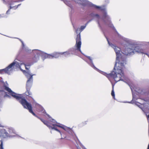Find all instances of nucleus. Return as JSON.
Masks as SVG:
<instances>
[{"label":"nucleus","instance_id":"f257e3e1","mask_svg":"<svg viewBox=\"0 0 149 149\" xmlns=\"http://www.w3.org/2000/svg\"><path fill=\"white\" fill-rule=\"evenodd\" d=\"M4 87L5 90L8 92L10 95L18 100L24 108L28 109L30 113L34 116H36V114L32 111L31 104L27 102L25 99L22 98L21 94L16 93L6 86H4Z\"/></svg>","mask_w":149,"mask_h":149},{"label":"nucleus","instance_id":"f03ea898","mask_svg":"<svg viewBox=\"0 0 149 149\" xmlns=\"http://www.w3.org/2000/svg\"><path fill=\"white\" fill-rule=\"evenodd\" d=\"M113 49L116 55V66L118 72H121L122 69H125L124 64H126L125 59L121 56L120 54V49L118 47L113 45Z\"/></svg>","mask_w":149,"mask_h":149},{"label":"nucleus","instance_id":"7ed1b4c3","mask_svg":"<svg viewBox=\"0 0 149 149\" xmlns=\"http://www.w3.org/2000/svg\"><path fill=\"white\" fill-rule=\"evenodd\" d=\"M124 69H122L121 72H118L117 68L116 66V64L115 65L114 69L116 71V72L114 71H112L109 74H107L105 72L103 71H100V73L106 76L109 79H110L112 78L116 82L121 80V77L124 76L123 70Z\"/></svg>","mask_w":149,"mask_h":149},{"label":"nucleus","instance_id":"20e7f679","mask_svg":"<svg viewBox=\"0 0 149 149\" xmlns=\"http://www.w3.org/2000/svg\"><path fill=\"white\" fill-rule=\"evenodd\" d=\"M132 47H127L123 49L122 50V53L126 55H131L134 54L136 52L143 54L147 55L149 57L148 55L143 49L140 48L139 46H136L134 49L131 48Z\"/></svg>","mask_w":149,"mask_h":149},{"label":"nucleus","instance_id":"39448f33","mask_svg":"<svg viewBox=\"0 0 149 149\" xmlns=\"http://www.w3.org/2000/svg\"><path fill=\"white\" fill-rule=\"evenodd\" d=\"M44 124L46 125L49 128H51L52 129H54L56 131L58 132L61 135V132L57 128H56V126L58 127H61L65 131H68L71 130V129L69 127H68L65 126L62 124H52L50 123L51 122H43Z\"/></svg>","mask_w":149,"mask_h":149},{"label":"nucleus","instance_id":"423d86ee","mask_svg":"<svg viewBox=\"0 0 149 149\" xmlns=\"http://www.w3.org/2000/svg\"><path fill=\"white\" fill-rule=\"evenodd\" d=\"M33 75H30L29 77L28 76H27V77L28 79L26 82V91L25 94L26 96L31 97H32V94L30 91V90L33 81Z\"/></svg>","mask_w":149,"mask_h":149},{"label":"nucleus","instance_id":"0eeeda50","mask_svg":"<svg viewBox=\"0 0 149 149\" xmlns=\"http://www.w3.org/2000/svg\"><path fill=\"white\" fill-rule=\"evenodd\" d=\"M15 64L16 62H13L5 68L0 70V73L1 74H4V73L9 74L10 71H11L13 69V67Z\"/></svg>","mask_w":149,"mask_h":149},{"label":"nucleus","instance_id":"6e6552de","mask_svg":"<svg viewBox=\"0 0 149 149\" xmlns=\"http://www.w3.org/2000/svg\"><path fill=\"white\" fill-rule=\"evenodd\" d=\"M81 36L80 33L77 35L76 39V43L75 45L76 46L77 50L79 51L80 52H81L80 48L81 44Z\"/></svg>","mask_w":149,"mask_h":149},{"label":"nucleus","instance_id":"1a4fd4ad","mask_svg":"<svg viewBox=\"0 0 149 149\" xmlns=\"http://www.w3.org/2000/svg\"><path fill=\"white\" fill-rule=\"evenodd\" d=\"M65 54V55H68L70 54V53L68 52H61V53H60L56 52V53H54L52 54V56L53 57V58H58V57H59V56L60 55L63 54Z\"/></svg>","mask_w":149,"mask_h":149},{"label":"nucleus","instance_id":"9d476101","mask_svg":"<svg viewBox=\"0 0 149 149\" xmlns=\"http://www.w3.org/2000/svg\"><path fill=\"white\" fill-rule=\"evenodd\" d=\"M8 136L9 134L5 129H2L0 130V136Z\"/></svg>","mask_w":149,"mask_h":149},{"label":"nucleus","instance_id":"9b49d317","mask_svg":"<svg viewBox=\"0 0 149 149\" xmlns=\"http://www.w3.org/2000/svg\"><path fill=\"white\" fill-rule=\"evenodd\" d=\"M33 63H22L20 64V65H24L25 66V69L27 70H28L29 68L27 67V66H30L31 65H33Z\"/></svg>","mask_w":149,"mask_h":149},{"label":"nucleus","instance_id":"f8f14e48","mask_svg":"<svg viewBox=\"0 0 149 149\" xmlns=\"http://www.w3.org/2000/svg\"><path fill=\"white\" fill-rule=\"evenodd\" d=\"M45 58H53V57L52 56V54H45Z\"/></svg>","mask_w":149,"mask_h":149},{"label":"nucleus","instance_id":"ddd939ff","mask_svg":"<svg viewBox=\"0 0 149 149\" xmlns=\"http://www.w3.org/2000/svg\"><path fill=\"white\" fill-rule=\"evenodd\" d=\"M8 130V131L10 133H15V131L12 128H9Z\"/></svg>","mask_w":149,"mask_h":149},{"label":"nucleus","instance_id":"4468645a","mask_svg":"<svg viewBox=\"0 0 149 149\" xmlns=\"http://www.w3.org/2000/svg\"><path fill=\"white\" fill-rule=\"evenodd\" d=\"M111 95L114 98L115 97V94L113 89V86H112V89L111 91Z\"/></svg>","mask_w":149,"mask_h":149},{"label":"nucleus","instance_id":"2eb2a0df","mask_svg":"<svg viewBox=\"0 0 149 149\" xmlns=\"http://www.w3.org/2000/svg\"><path fill=\"white\" fill-rule=\"evenodd\" d=\"M47 116H48V117H49V120H50V121H52L53 120H54V119H52L51 117L50 116H49V115H47Z\"/></svg>","mask_w":149,"mask_h":149},{"label":"nucleus","instance_id":"dca6fc26","mask_svg":"<svg viewBox=\"0 0 149 149\" xmlns=\"http://www.w3.org/2000/svg\"><path fill=\"white\" fill-rule=\"evenodd\" d=\"M85 26H82L81 27V29H80L81 30V31H82V30H83L84 29H85Z\"/></svg>","mask_w":149,"mask_h":149},{"label":"nucleus","instance_id":"f3484780","mask_svg":"<svg viewBox=\"0 0 149 149\" xmlns=\"http://www.w3.org/2000/svg\"><path fill=\"white\" fill-rule=\"evenodd\" d=\"M87 58L90 60L91 62H92V60L90 56H88Z\"/></svg>","mask_w":149,"mask_h":149},{"label":"nucleus","instance_id":"a211bd4d","mask_svg":"<svg viewBox=\"0 0 149 149\" xmlns=\"http://www.w3.org/2000/svg\"><path fill=\"white\" fill-rule=\"evenodd\" d=\"M12 7H11V6H10V8L9 9H8L6 12V13L7 14H8V13L9 12H10V9H11V8H12Z\"/></svg>","mask_w":149,"mask_h":149},{"label":"nucleus","instance_id":"6ab92c4d","mask_svg":"<svg viewBox=\"0 0 149 149\" xmlns=\"http://www.w3.org/2000/svg\"><path fill=\"white\" fill-rule=\"evenodd\" d=\"M94 7L95 8L97 9H100V7L99 6H95Z\"/></svg>","mask_w":149,"mask_h":149},{"label":"nucleus","instance_id":"aec40b11","mask_svg":"<svg viewBox=\"0 0 149 149\" xmlns=\"http://www.w3.org/2000/svg\"><path fill=\"white\" fill-rule=\"evenodd\" d=\"M0 146H3V143L2 142H1V144H0Z\"/></svg>","mask_w":149,"mask_h":149},{"label":"nucleus","instance_id":"412c9836","mask_svg":"<svg viewBox=\"0 0 149 149\" xmlns=\"http://www.w3.org/2000/svg\"><path fill=\"white\" fill-rule=\"evenodd\" d=\"M79 29H77L76 30V32L77 33H77V31H79Z\"/></svg>","mask_w":149,"mask_h":149},{"label":"nucleus","instance_id":"4be33fe9","mask_svg":"<svg viewBox=\"0 0 149 149\" xmlns=\"http://www.w3.org/2000/svg\"><path fill=\"white\" fill-rule=\"evenodd\" d=\"M20 69L23 72H25L26 71L25 70H22V69L21 68H20Z\"/></svg>","mask_w":149,"mask_h":149},{"label":"nucleus","instance_id":"5701e85b","mask_svg":"<svg viewBox=\"0 0 149 149\" xmlns=\"http://www.w3.org/2000/svg\"><path fill=\"white\" fill-rule=\"evenodd\" d=\"M1 149H3V148L2 146H0Z\"/></svg>","mask_w":149,"mask_h":149},{"label":"nucleus","instance_id":"b1692460","mask_svg":"<svg viewBox=\"0 0 149 149\" xmlns=\"http://www.w3.org/2000/svg\"><path fill=\"white\" fill-rule=\"evenodd\" d=\"M95 16H97V17H99V15L98 14H96L95 15Z\"/></svg>","mask_w":149,"mask_h":149},{"label":"nucleus","instance_id":"393cba45","mask_svg":"<svg viewBox=\"0 0 149 149\" xmlns=\"http://www.w3.org/2000/svg\"><path fill=\"white\" fill-rule=\"evenodd\" d=\"M0 127H3V126H2L1 125H0Z\"/></svg>","mask_w":149,"mask_h":149},{"label":"nucleus","instance_id":"a878e982","mask_svg":"<svg viewBox=\"0 0 149 149\" xmlns=\"http://www.w3.org/2000/svg\"><path fill=\"white\" fill-rule=\"evenodd\" d=\"M148 117L149 118V115H148Z\"/></svg>","mask_w":149,"mask_h":149},{"label":"nucleus","instance_id":"bb28decb","mask_svg":"<svg viewBox=\"0 0 149 149\" xmlns=\"http://www.w3.org/2000/svg\"><path fill=\"white\" fill-rule=\"evenodd\" d=\"M78 148V149H80V148Z\"/></svg>","mask_w":149,"mask_h":149},{"label":"nucleus","instance_id":"cd10ccee","mask_svg":"<svg viewBox=\"0 0 149 149\" xmlns=\"http://www.w3.org/2000/svg\"><path fill=\"white\" fill-rule=\"evenodd\" d=\"M20 5V4H19L18 5V6H19Z\"/></svg>","mask_w":149,"mask_h":149}]
</instances>
